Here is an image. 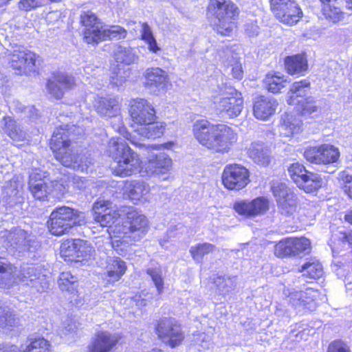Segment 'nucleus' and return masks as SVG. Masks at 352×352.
<instances>
[{
  "instance_id": "37998d69",
  "label": "nucleus",
  "mask_w": 352,
  "mask_h": 352,
  "mask_svg": "<svg viewBox=\"0 0 352 352\" xmlns=\"http://www.w3.org/2000/svg\"><path fill=\"white\" fill-rule=\"evenodd\" d=\"M4 130L6 134L14 141H23L25 140V135L16 124V121L10 118L4 117Z\"/></svg>"
},
{
  "instance_id": "c756f323",
  "label": "nucleus",
  "mask_w": 352,
  "mask_h": 352,
  "mask_svg": "<svg viewBox=\"0 0 352 352\" xmlns=\"http://www.w3.org/2000/svg\"><path fill=\"white\" fill-rule=\"evenodd\" d=\"M294 106L298 115L302 117L313 118L320 110L317 101L311 96H307L297 100Z\"/></svg>"
},
{
  "instance_id": "2f4dec72",
  "label": "nucleus",
  "mask_w": 352,
  "mask_h": 352,
  "mask_svg": "<svg viewBox=\"0 0 352 352\" xmlns=\"http://www.w3.org/2000/svg\"><path fill=\"white\" fill-rule=\"evenodd\" d=\"M311 89V82L307 78L294 82L290 86L288 92L287 102L289 105H294L298 100V98L305 94L307 90Z\"/></svg>"
},
{
  "instance_id": "ddd939ff",
  "label": "nucleus",
  "mask_w": 352,
  "mask_h": 352,
  "mask_svg": "<svg viewBox=\"0 0 352 352\" xmlns=\"http://www.w3.org/2000/svg\"><path fill=\"white\" fill-rule=\"evenodd\" d=\"M80 23L84 28L82 37L85 43L96 45L105 41L102 22L96 14L90 10L83 12L80 16Z\"/></svg>"
},
{
  "instance_id": "c85d7f7f",
  "label": "nucleus",
  "mask_w": 352,
  "mask_h": 352,
  "mask_svg": "<svg viewBox=\"0 0 352 352\" xmlns=\"http://www.w3.org/2000/svg\"><path fill=\"white\" fill-rule=\"evenodd\" d=\"M302 122L296 116L285 113L281 118L280 129L285 137L293 136L302 131Z\"/></svg>"
},
{
  "instance_id": "864d4df0",
  "label": "nucleus",
  "mask_w": 352,
  "mask_h": 352,
  "mask_svg": "<svg viewBox=\"0 0 352 352\" xmlns=\"http://www.w3.org/2000/svg\"><path fill=\"white\" fill-rule=\"evenodd\" d=\"M327 352H351V350L346 342L336 339L329 344Z\"/></svg>"
},
{
  "instance_id": "f704fd0d",
  "label": "nucleus",
  "mask_w": 352,
  "mask_h": 352,
  "mask_svg": "<svg viewBox=\"0 0 352 352\" xmlns=\"http://www.w3.org/2000/svg\"><path fill=\"white\" fill-rule=\"evenodd\" d=\"M248 155L254 162L267 166L270 162V149L261 143H253L249 148Z\"/></svg>"
},
{
  "instance_id": "a878e982",
  "label": "nucleus",
  "mask_w": 352,
  "mask_h": 352,
  "mask_svg": "<svg viewBox=\"0 0 352 352\" xmlns=\"http://www.w3.org/2000/svg\"><path fill=\"white\" fill-rule=\"evenodd\" d=\"M287 82L285 76L278 72H268L263 80L265 89L268 92L274 94L280 93L281 90L286 87Z\"/></svg>"
},
{
  "instance_id": "49530a36",
  "label": "nucleus",
  "mask_w": 352,
  "mask_h": 352,
  "mask_svg": "<svg viewBox=\"0 0 352 352\" xmlns=\"http://www.w3.org/2000/svg\"><path fill=\"white\" fill-rule=\"evenodd\" d=\"M113 58L118 65H129L133 61L130 50L122 45L118 46Z\"/></svg>"
},
{
  "instance_id": "c03bdc74",
  "label": "nucleus",
  "mask_w": 352,
  "mask_h": 352,
  "mask_svg": "<svg viewBox=\"0 0 352 352\" xmlns=\"http://www.w3.org/2000/svg\"><path fill=\"white\" fill-rule=\"evenodd\" d=\"M140 39L147 44L148 49L151 52L157 53L161 50L157 45L150 26L146 22L142 24Z\"/></svg>"
},
{
  "instance_id": "39448f33",
  "label": "nucleus",
  "mask_w": 352,
  "mask_h": 352,
  "mask_svg": "<svg viewBox=\"0 0 352 352\" xmlns=\"http://www.w3.org/2000/svg\"><path fill=\"white\" fill-rule=\"evenodd\" d=\"M108 155L116 163L111 170L114 176L130 177L140 173L143 168V161L140 155L119 138L111 140Z\"/></svg>"
},
{
  "instance_id": "09e8293b",
  "label": "nucleus",
  "mask_w": 352,
  "mask_h": 352,
  "mask_svg": "<svg viewBox=\"0 0 352 352\" xmlns=\"http://www.w3.org/2000/svg\"><path fill=\"white\" fill-rule=\"evenodd\" d=\"M119 102L116 98H101L98 101V110L104 113H111L116 111L118 109Z\"/></svg>"
},
{
  "instance_id": "7ed1b4c3",
  "label": "nucleus",
  "mask_w": 352,
  "mask_h": 352,
  "mask_svg": "<svg viewBox=\"0 0 352 352\" xmlns=\"http://www.w3.org/2000/svg\"><path fill=\"white\" fill-rule=\"evenodd\" d=\"M241 9L232 0H208L206 15L212 30L221 36H231L238 28Z\"/></svg>"
},
{
  "instance_id": "bf43d9fd",
  "label": "nucleus",
  "mask_w": 352,
  "mask_h": 352,
  "mask_svg": "<svg viewBox=\"0 0 352 352\" xmlns=\"http://www.w3.org/2000/svg\"><path fill=\"white\" fill-rule=\"evenodd\" d=\"M0 352H21L18 346L14 344H1Z\"/></svg>"
},
{
  "instance_id": "9d476101",
  "label": "nucleus",
  "mask_w": 352,
  "mask_h": 352,
  "mask_svg": "<svg viewBox=\"0 0 352 352\" xmlns=\"http://www.w3.org/2000/svg\"><path fill=\"white\" fill-rule=\"evenodd\" d=\"M93 219L102 228H106L110 237L114 240L115 227L118 226V221L122 215V207L114 205L110 200L97 199L91 208Z\"/></svg>"
},
{
  "instance_id": "5fc2aeb1",
  "label": "nucleus",
  "mask_w": 352,
  "mask_h": 352,
  "mask_svg": "<svg viewBox=\"0 0 352 352\" xmlns=\"http://www.w3.org/2000/svg\"><path fill=\"white\" fill-rule=\"evenodd\" d=\"M18 8L20 10L30 12L43 6L42 0H19Z\"/></svg>"
},
{
  "instance_id": "2eb2a0df",
  "label": "nucleus",
  "mask_w": 352,
  "mask_h": 352,
  "mask_svg": "<svg viewBox=\"0 0 352 352\" xmlns=\"http://www.w3.org/2000/svg\"><path fill=\"white\" fill-rule=\"evenodd\" d=\"M92 247L80 239L64 240L60 247V254L67 263H78L87 260Z\"/></svg>"
},
{
  "instance_id": "cd10ccee",
  "label": "nucleus",
  "mask_w": 352,
  "mask_h": 352,
  "mask_svg": "<svg viewBox=\"0 0 352 352\" xmlns=\"http://www.w3.org/2000/svg\"><path fill=\"white\" fill-rule=\"evenodd\" d=\"M50 340L42 336H29L26 338L25 347L21 352H52Z\"/></svg>"
},
{
  "instance_id": "6e6552de",
  "label": "nucleus",
  "mask_w": 352,
  "mask_h": 352,
  "mask_svg": "<svg viewBox=\"0 0 352 352\" xmlns=\"http://www.w3.org/2000/svg\"><path fill=\"white\" fill-rule=\"evenodd\" d=\"M8 64L18 76H38L40 56L35 52L20 45L8 55Z\"/></svg>"
},
{
  "instance_id": "3c124183",
  "label": "nucleus",
  "mask_w": 352,
  "mask_h": 352,
  "mask_svg": "<svg viewBox=\"0 0 352 352\" xmlns=\"http://www.w3.org/2000/svg\"><path fill=\"white\" fill-rule=\"evenodd\" d=\"M132 144L138 148L145 147L148 151H153V150H161L162 148L165 149H171L173 146L175 145V142L173 141H168L166 142H164L163 144H148V145H144L142 144H139L137 142L130 139L129 138H126Z\"/></svg>"
},
{
  "instance_id": "c9c22d12",
  "label": "nucleus",
  "mask_w": 352,
  "mask_h": 352,
  "mask_svg": "<svg viewBox=\"0 0 352 352\" xmlns=\"http://www.w3.org/2000/svg\"><path fill=\"white\" fill-rule=\"evenodd\" d=\"M322 184L321 175L310 171L298 188L305 193L313 194L317 192L322 187Z\"/></svg>"
},
{
  "instance_id": "9b49d317",
  "label": "nucleus",
  "mask_w": 352,
  "mask_h": 352,
  "mask_svg": "<svg viewBox=\"0 0 352 352\" xmlns=\"http://www.w3.org/2000/svg\"><path fill=\"white\" fill-rule=\"evenodd\" d=\"M251 173L245 166L232 162L226 164L221 173V182L228 190L239 192L251 182Z\"/></svg>"
},
{
  "instance_id": "4c0bfd02",
  "label": "nucleus",
  "mask_w": 352,
  "mask_h": 352,
  "mask_svg": "<svg viewBox=\"0 0 352 352\" xmlns=\"http://www.w3.org/2000/svg\"><path fill=\"white\" fill-rule=\"evenodd\" d=\"M274 253L280 258L296 256L292 237H286L277 242L274 245Z\"/></svg>"
},
{
  "instance_id": "f3484780",
  "label": "nucleus",
  "mask_w": 352,
  "mask_h": 352,
  "mask_svg": "<svg viewBox=\"0 0 352 352\" xmlns=\"http://www.w3.org/2000/svg\"><path fill=\"white\" fill-rule=\"evenodd\" d=\"M122 339L120 333L97 331L87 346V352H113L122 344Z\"/></svg>"
},
{
  "instance_id": "a18cd8bd",
  "label": "nucleus",
  "mask_w": 352,
  "mask_h": 352,
  "mask_svg": "<svg viewBox=\"0 0 352 352\" xmlns=\"http://www.w3.org/2000/svg\"><path fill=\"white\" fill-rule=\"evenodd\" d=\"M104 38L106 41L124 40L127 36V30L120 25H113L109 28H104Z\"/></svg>"
},
{
  "instance_id": "de8ad7c7",
  "label": "nucleus",
  "mask_w": 352,
  "mask_h": 352,
  "mask_svg": "<svg viewBox=\"0 0 352 352\" xmlns=\"http://www.w3.org/2000/svg\"><path fill=\"white\" fill-rule=\"evenodd\" d=\"M296 256L309 254L311 250V241L305 236L292 237Z\"/></svg>"
},
{
  "instance_id": "603ef678",
  "label": "nucleus",
  "mask_w": 352,
  "mask_h": 352,
  "mask_svg": "<svg viewBox=\"0 0 352 352\" xmlns=\"http://www.w3.org/2000/svg\"><path fill=\"white\" fill-rule=\"evenodd\" d=\"M340 188L343 192L352 200V175L344 173L340 178Z\"/></svg>"
},
{
  "instance_id": "58836bf2",
  "label": "nucleus",
  "mask_w": 352,
  "mask_h": 352,
  "mask_svg": "<svg viewBox=\"0 0 352 352\" xmlns=\"http://www.w3.org/2000/svg\"><path fill=\"white\" fill-rule=\"evenodd\" d=\"M287 172L292 182L298 187L310 170H307L303 164L296 162L288 166Z\"/></svg>"
},
{
  "instance_id": "20e7f679",
  "label": "nucleus",
  "mask_w": 352,
  "mask_h": 352,
  "mask_svg": "<svg viewBox=\"0 0 352 352\" xmlns=\"http://www.w3.org/2000/svg\"><path fill=\"white\" fill-rule=\"evenodd\" d=\"M122 213L124 218L111 232L114 242L119 245L140 241L148 231V218L140 210L131 206H122Z\"/></svg>"
},
{
  "instance_id": "0eeeda50",
  "label": "nucleus",
  "mask_w": 352,
  "mask_h": 352,
  "mask_svg": "<svg viewBox=\"0 0 352 352\" xmlns=\"http://www.w3.org/2000/svg\"><path fill=\"white\" fill-rule=\"evenodd\" d=\"M69 130L57 128L49 140V146L54 157L67 168H78L80 166V155L72 147Z\"/></svg>"
},
{
  "instance_id": "79ce46f5",
  "label": "nucleus",
  "mask_w": 352,
  "mask_h": 352,
  "mask_svg": "<svg viewBox=\"0 0 352 352\" xmlns=\"http://www.w3.org/2000/svg\"><path fill=\"white\" fill-rule=\"evenodd\" d=\"M20 325L19 319L11 311H6L0 315V329L4 333H10Z\"/></svg>"
},
{
  "instance_id": "13d9d810",
  "label": "nucleus",
  "mask_w": 352,
  "mask_h": 352,
  "mask_svg": "<svg viewBox=\"0 0 352 352\" xmlns=\"http://www.w3.org/2000/svg\"><path fill=\"white\" fill-rule=\"evenodd\" d=\"M16 269L11 263H3L0 261V274H11Z\"/></svg>"
},
{
  "instance_id": "ea45409f",
  "label": "nucleus",
  "mask_w": 352,
  "mask_h": 352,
  "mask_svg": "<svg viewBox=\"0 0 352 352\" xmlns=\"http://www.w3.org/2000/svg\"><path fill=\"white\" fill-rule=\"evenodd\" d=\"M215 249V245L212 243H199L191 246L189 252L194 261L201 262L205 256L213 252Z\"/></svg>"
},
{
  "instance_id": "8fccbe9b",
  "label": "nucleus",
  "mask_w": 352,
  "mask_h": 352,
  "mask_svg": "<svg viewBox=\"0 0 352 352\" xmlns=\"http://www.w3.org/2000/svg\"><path fill=\"white\" fill-rule=\"evenodd\" d=\"M146 272L151 278L158 294H161L164 287V278L162 276L161 270L157 268H148Z\"/></svg>"
},
{
  "instance_id": "f257e3e1",
  "label": "nucleus",
  "mask_w": 352,
  "mask_h": 352,
  "mask_svg": "<svg viewBox=\"0 0 352 352\" xmlns=\"http://www.w3.org/2000/svg\"><path fill=\"white\" fill-rule=\"evenodd\" d=\"M194 138L204 148L212 153L228 154L236 145L239 135L230 126L213 123L207 118L197 120L192 124Z\"/></svg>"
},
{
  "instance_id": "680f3d73",
  "label": "nucleus",
  "mask_w": 352,
  "mask_h": 352,
  "mask_svg": "<svg viewBox=\"0 0 352 352\" xmlns=\"http://www.w3.org/2000/svg\"><path fill=\"white\" fill-rule=\"evenodd\" d=\"M343 1L344 3V5H345V8L348 10L352 11V0H343Z\"/></svg>"
},
{
  "instance_id": "bb28decb",
  "label": "nucleus",
  "mask_w": 352,
  "mask_h": 352,
  "mask_svg": "<svg viewBox=\"0 0 352 352\" xmlns=\"http://www.w3.org/2000/svg\"><path fill=\"white\" fill-rule=\"evenodd\" d=\"M127 265L120 257H114L107 263L105 275L110 283L120 280L125 274Z\"/></svg>"
},
{
  "instance_id": "6e6d98bb",
  "label": "nucleus",
  "mask_w": 352,
  "mask_h": 352,
  "mask_svg": "<svg viewBox=\"0 0 352 352\" xmlns=\"http://www.w3.org/2000/svg\"><path fill=\"white\" fill-rule=\"evenodd\" d=\"M231 74L234 78L238 80H241L243 78V69L239 59H236L232 65Z\"/></svg>"
},
{
  "instance_id": "a19ab883",
  "label": "nucleus",
  "mask_w": 352,
  "mask_h": 352,
  "mask_svg": "<svg viewBox=\"0 0 352 352\" xmlns=\"http://www.w3.org/2000/svg\"><path fill=\"white\" fill-rule=\"evenodd\" d=\"M302 276L307 278L317 280L322 274V267L317 261H310L304 263L300 268L298 270V272H304Z\"/></svg>"
},
{
  "instance_id": "4468645a",
  "label": "nucleus",
  "mask_w": 352,
  "mask_h": 352,
  "mask_svg": "<svg viewBox=\"0 0 352 352\" xmlns=\"http://www.w3.org/2000/svg\"><path fill=\"white\" fill-rule=\"evenodd\" d=\"M220 113L229 119L239 116L244 108V98L241 91L234 87H228L223 92L218 102Z\"/></svg>"
},
{
  "instance_id": "5701e85b",
  "label": "nucleus",
  "mask_w": 352,
  "mask_h": 352,
  "mask_svg": "<svg viewBox=\"0 0 352 352\" xmlns=\"http://www.w3.org/2000/svg\"><path fill=\"white\" fill-rule=\"evenodd\" d=\"M284 69L289 76H304L309 71V61L305 52L286 56L283 60Z\"/></svg>"
},
{
  "instance_id": "1a4fd4ad",
  "label": "nucleus",
  "mask_w": 352,
  "mask_h": 352,
  "mask_svg": "<svg viewBox=\"0 0 352 352\" xmlns=\"http://www.w3.org/2000/svg\"><path fill=\"white\" fill-rule=\"evenodd\" d=\"M154 332L170 349L181 346L186 338L182 324L173 317H162L155 320Z\"/></svg>"
},
{
  "instance_id": "423d86ee",
  "label": "nucleus",
  "mask_w": 352,
  "mask_h": 352,
  "mask_svg": "<svg viewBox=\"0 0 352 352\" xmlns=\"http://www.w3.org/2000/svg\"><path fill=\"white\" fill-rule=\"evenodd\" d=\"M82 212L72 207L61 206L55 208L46 221L48 232L53 236H61L82 224Z\"/></svg>"
},
{
  "instance_id": "6ab92c4d",
  "label": "nucleus",
  "mask_w": 352,
  "mask_h": 352,
  "mask_svg": "<svg viewBox=\"0 0 352 352\" xmlns=\"http://www.w3.org/2000/svg\"><path fill=\"white\" fill-rule=\"evenodd\" d=\"M233 208L239 214L248 218L265 214L270 209V201L267 198L261 196L251 201L242 200L236 201Z\"/></svg>"
},
{
  "instance_id": "b1692460",
  "label": "nucleus",
  "mask_w": 352,
  "mask_h": 352,
  "mask_svg": "<svg viewBox=\"0 0 352 352\" xmlns=\"http://www.w3.org/2000/svg\"><path fill=\"white\" fill-rule=\"evenodd\" d=\"M278 105L275 98L258 96L253 102V114L256 119L266 120L275 113Z\"/></svg>"
},
{
  "instance_id": "052dcab7",
  "label": "nucleus",
  "mask_w": 352,
  "mask_h": 352,
  "mask_svg": "<svg viewBox=\"0 0 352 352\" xmlns=\"http://www.w3.org/2000/svg\"><path fill=\"white\" fill-rule=\"evenodd\" d=\"M344 220L352 225V209L349 210L344 215Z\"/></svg>"
},
{
  "instance_id": "4d7b16f0",
  "label": "nucleus",
  "mask_w": 352,
  "mask_h": 352,
  "mask_svg": "<svg viewBox=\"0 0 352 352\" xmlns=\"http://www.w3.org/2000/svg\"><path fill=\"white\" fill-rule=\"evenodd\" d=\"M213 283L219 294H223L224 292H228L226 278L224 276H217L214 278Z\"/></svg>"
},
{
  "instance_id": "e433bc0d",
  "label": "nucleus",
  "mask_w": 352,
  "mask_h": 352,
  "mask_svg": "<svg viewBox=\"0 0 352 352\" xmlns=\"http://www.w3.org/2000/svg\"><path fill=\"white\" fill-rule=\"evenodd\" d=\"M145 79L146 85L158 87L166 84L168 75L160 67H151L146 69Z\"/></svg>"
},
{
  "instance_id": "473e14b6",
  "label": "nucleus",
  "mask_w": 352,
  "mask_h": 352,
  "mask_svg": "<svg viewBox=\"0 0 352 352\" xmlns=\"http://www.w3.org/2000/svg\"><path fill=\"white\" fill-rule=\"evenodd\" d=\"M124 194L131 200H140L148 192L144 182L137 180H126L123 185Z\"/></svg>"
},
{
  "instance_id": "aec40b11",
  "label": "nucleus",
  "mask_w": 352,
  "mask_h": 352,
  "mask_svg": "<svg viewBox=\"0 0 352 352\" xmlns=\"http://www.w3.org/2000/svg\"><path fill=\"white\" fill-rule=\"evenodd\" d=\"M76 85L73 76L63 73L55 74L52 79H48L46 82L48 93L56 100L63 99L65 92L73 89Z\"/></svg>"
},
{
  "instance_id": "dca6fc26",
  "label": "nucleus",
  "mask_w": 352,
  "mask_h": 352,
  "mask_svg": "<svg viewBox=\"0 0 352 352\" xmlns=\"http://www.w3.org/2000/svg\"><path fill=\"white\" fill-rule=\"evenodd\" d=\"M305 159L311 164H330L336 162L340 158L338 147L330 144H322L307 147L303 153Z\"/></svg>"
},
{
  "instance_id": "393cba45",
  "label": "nucleus",
  "mask_w": 352,
  "mask_h": 352,
  "mask_svg": "<svg viewBox=\"0 0 352 352\" xmlns=\"http://www.w3.org/2000/svg\"><path fill=\"white\" fill-rule=\"evenodd\" d=\"M172 160L165 154L155 155L148 161L146 169L147 175H162L170 172L172 168Z\"/></svg>"
},
{
  "instance_id": "7c9ffc66",
  "label": "nucleus",
  "mask_w": 352,
  "mask_h": 352,
  "mask_svg": "<svg viewBox=\"0 0 352 352\" xmlns=\"http://www.w3.org/2000/svg\"><path fill=\"white\" fill-rule=\"evenodd\" d=\"M322 5V13L324 18L330 23H337L342 21L345 13L340 8L332 5L331 3L338 0H319Z\"/></svg>"
},
{
  "instance_id": "f03ea898",
  "label": "nucleus",
  "mask_w": 352,
  "mask_h": 352,
  "mask_svg": "<svg viewBox=\"0 0 352 352\" xmlns=\"http://www.w3.org/2000/svg\"><path fill=\"white\" fill-rule=\"evenodd\" d=\"M127 111L129 126L138 134L152 139L160 138L164 135L167 124L165 122L157 121V111L147 99H131Z\"/></svg>"
},
{
  "instance_id": "412c9836",
  "label": "nucleus",
  "mask_w": 352,
  "mask_h": 352,
  "mask_svg": "<svg viewBox=\"0 0 352 352\" xmlns=\"http://www.w3.org/2000/svg\"><path fill=\"white\" fill-rule=\"evenodd\" d=\"M278 208L281 214L288 216L297 210L298 199L296 195L285 185H278L272 188Z\"/></svg>"
},
{
  "instance_id": "e2e57ef3",
  "label": "nucleus",
  "mask_w": 352,
  "mask_h": 352,
  "mask_svg": "<svg viewBox=\"0 0 352 352\" xmlns=\"http://www.w3.org/2000/svg\"><path fill=\"white\" fill-rule=\"evenodd\" d=\"M50 3H60L63 0H48Z\"/></svg>"
},
{
  "instance_id": "a211bd4d",
  "label": "nucleus",
  "mask_w": 352,
  "mask_h": 352,
  "mask_svg": "<svg viewBox=\"0 0 352 352\" xmlns=\"http://www.w3.org/2000/svg\"><path fill=\"white\" fill-rule=\"evenodd\" d=\"M38 173H33L29 177L28 190L35 200L48 202L54 197L57 182L45 181L39 177Z\"/></svg>"
},
{
  "instance_id": "f8f14e48",
  "label": "nucleus",
  "mask_w": 352,
  "mask_h": 352,
  "mask_svg": "<svg viewBox=\"0 0 352 352\" xmlns=\"http://www.w3.org/2000/svg\"><path fill=\"white\" fill-rule=\"evenodd\" d=\"M270 8L281 23L293 26L303 16V12L295 0H269Z\"/></svg>"
},
{
  "instance_id": "72a5a7b5",
  "label": "nucleus",
  "mask_w": 352,
  "mask_h": 352,
  "mask_svg": "<svg viewBox=\"0 0 352 352\" xmlns=\"http://www.w3.org/2000/svg\"><path fill=\"white\" fill-rule=\"evenodd\" d=\"M58 285L62 292H67L74 296H78V278L70 272H62L58 278Z\"/></svg>"
},
{
  "instance_id": "4be33fe9",
  "label": "nucleus",
  "mask_w": 352,
  "mask_h": 352,
  "mask_svg": "<svg viewBox=\"0 0 352 352\" xmlns=\"http://www.w3.org/2000/svg\"><path fill=\"white\" fill-rule=\"evenodd\" d=\"M320 292L318 289L307 288L305 291H294L288 296L289 303L292 307H300L304 310L312 311L318 305Z\"/></svg>"
}]
</instances>
